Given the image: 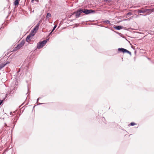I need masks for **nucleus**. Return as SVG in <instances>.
<instances>
[{
  "label": "nucleus",
  "instance_id": "16",
  "mask_svg": "<svg viewBox=\"0 0 154 154\" xmlns=\"http://www.w3.org/2000/svg\"><path fill=\"white\" fill-rule=\"evenodd\" d=\"M25 41H24L23 40H22L20 42V44H21V45L23 46L25 44Z\"/></svg>",
  "mask_w": 154,
  "mask_h": 154
},
{
  "label": "nucleus",
  "instance_id": "28",
  "mask_svg": "<svg viewBox=\"0 0 154 154\" xmlns=\"http://www.w3.org/2000/svg\"><path fill=\"white\" fill-rule=\"evenodd\" d=\"M104 1H106V2H110V1H112V0H104Z\"/></svg>",
  "mask_w": 154,
  "mask_h": 154
},
{
  "label": "nucleus",
  "instance_id": "21",
  "mask_svg": "<svg viewBox=\"0 0 154 154\" xmlns=\"http://www.w3.org/2000/svg\"><path fill=\"white\" fill-rule=\"evenodd\" d=\"M75 13V11L73 12V13H71V15H70L69 16H70V17H70L71 16L74 15L75 14V13Z\"/></svg>",
  "mask_w": 154,
  "mask_h": 154
},
{
  "label": "nucleus",
  "instance_id": "29",
  "mask_svg": "<svg viewBox=\"0 0 154 154\" xmlns=\"http://www.w3.org/2000/svg\"><path fill=\"white\" fill-rule=\"evenodd\" d=\"M53 32H52V31H51V32L49 33L48 36H50L52 34V33Z\"/></svg>",
  "mask_w": 154,
  "mask_h": 154
},
{
  "label": "nucleus",
  "instance_id": "19",
  "mask_svg": "<svg viewBox=\"0 0 154 154\" xmlns=\"http://www.w3.org/2000/svg\"><path fill=\"white\" fill-rule=\"evenodd\" d=\"M49 38H48L45 40H43L44 42L46 44L48 41H49Z\"/></svg>",
  "mask_w": 154,
  "mask_h": 154
},
{
  "label": "nucleus",
  "instance_id": "37",
  "mask_svg": "<svg viewBox=\"0 0 154 154\" xmlns=\"http://www.w3.org/2000/svg\"><path fill=\"white\" fill-rule=\"evenodd\" d=\"M23 105V104H22L21 106H20L19 107V108H20V106H21L22 105Z\"/></svg>",
  "mask_w": 154,
  "mask_h": 154
},
{
  "label": "nucleus",
  "instance_id": "17",
  "mask_svg": "<svg viewBox=\"0 0 154 154\" xmlns=\"http://www.w3.org/2000/svg\"><path fill=\"white\" fill-rule=\"evenodd\" d=\"M136 123H135L134 122H131L130 123V125L131 126H133L135 125H136Z\"/></svg>",
  "mask_w": 154,
  "mask_h": 154
},
{
  "label": "nucleus",
  "instance_id": "22",
  "mask_svg": "<svg viewBox=\"0 0 154 154\" xmlns=\"http://www.w3.org/2000/svg\"><path fill=\"white\" fill-rule=\"evenodd\" d=\"M116 33H117V34H118V35H119L120 36H122V34H121L119 32H116Z\"/></svg>",
  "mask_w": 154,
  "mask_h": 154
},
{
  "label": "nucleus",
  "instance_id": "8",
  "mask_svg": "<svg viewBox=\"0 0 154 154\" xmlns=\"http://www.w3.org/2000/svg\"><path fill=\"white\" fill-rule=\"evenodd\" d=\"M113 27L116 30H119L122 29V26H113Z\"/></svg>",
  "mask_w": 154,
  "mask_h": 154
},
{
  "label": "nucleus",
  "instance_id": "26",
  "mask_svg": "<svg viewBox=\"0 0 154 154\" xmlns=\"http://www.w3.org/2000/svg\"><path fill=\"white\" fill-rule=\"evenodd\" d=\"M45 104V103H39L37 104V105H40Z\"/></svg>",
  "mask_w": 154,
  "mask_h": 154
},
{
  "label": "nucleus",
  "instance_id": "3",
  "mask_svg": "<svg viewBox=\"0 0 154 154\" xmlns=\"http://www.w3.org/2000/svg\"><path fill=\"white\" fill-rule=\"evenodd\" d=\"M45 44V43L43 41H40L37 43V47L38 49H40L44 46Z\"/></svg>",
  "mask_w": 154,
  "mask_h": 154
},
{
  "label": "nucleus",
  "instance_id": "36",
  "mask_svg": "<svg viewBox=\"0 0 154 154\" xmlns=\"http://www.w3.org/2000/svg\"><path fill=\"white\" fill-rule=\"evenodd\" d=\"M15 124H14V126H13V128H14V126H15Z\"/></svg>",
  "mask_w": 154,
  "mask_h": 154
},
{
  "label": "nucleus",
  "instance_id": "12",
  "mask_svg": "<svg viewBox=\"0 0 154 154\" xmlns=\"http://www.w3.org/2000/svg\"><path fill=\"white\" fill-rule=\"evenodd\" d=\"M132 15V13L131 12H128L126 15V18L128 17L129 16H130Z\"/></svg>",
  "mask_w": 154,
  "mask_h": 154
},
{
  "label": "nucleus",
  "instance_id": "34",
  "mask_svg": "<svg viewBox=\"0 0 154 154\" xmlns=\"http://www.w3.org/2000/svg\"><path fill=\"white\" fill-rule=\"evenodd\" d=\"M36 106V105H35V106H33V109H34V108H35V106Z\"/></svg>",
  "mask_w": 154,
  "mask_h": 154
},
{
  "label": "nucleus",
  "instance_id": "11",
  "mask_svg": "<svg viewBox=\"0 0 154 154\" xmlns=\"http://www.w3.org/2000/svg\"><path fill=\"white\" fill-rule=\"evenodd\" d=\"M51 14L50 13H47L46 17V19L51 18Z\"/></svg>",
  "mask_w": 154,
  "mask_h": 154
},
{
  "label": "nucleus",
  "instance_id": "10",
  "mask_svg": "<svg viewBox=\"0 0 154 154\" xmlns=\"http://www.w3.org/2000/svg\"><path fill=\"white\" fill-rule=\"evenodd\" d=\"M103 22L104 23L108 24L109 25H111V24L110 23V21L109 20H105L103 21Z\"/></svg>",
  "mask_w": 154,
  "mask_h": 154
},
{
  "label": "nucleus",
  "instance_id": "6",
  "mask_svg": "<svg viewBox=\"0 0 154 154\" xmlns=\"http://www.w3.org/2000/svg\"><path fill=\"white\" fill-rule=\"evenodd\" d=\"M146 10H148L149 11H147L146 12V14H144V16H146L147 15L149 14L151 12H154V8H150V9H146Z\"/></svg>",
  "mask_w": 154,
  "mask_h": 154
},
{
  "label": "nucleus",
  "instance_id": "24",
  "mask_svg": "<svg viewBox=\"0 0 154 154\" xmlns=\"http://www.w3.org/2000/svg\"><path fill=\"white\" fill-rule=\"evenodd\" d=\"M122 29H125L126 30H127L128 29H126L125 27L122 26Z\"/></svg>",
  "mask_w": 154,
  "mask_h": 154
},
{
  "label": "nucleus",
  "instance_id": "39",
  "mask_svg": "<svg viewBox=\"0 0 154 154\" xmlns=\"http://www.w3.org/2000/svg\"><path fill=\"white\" fill-rule=\"evenodd\" d=\"M114 32H116L115 31H114Z\"/></svg>",
  "mask_w": 154,
  "mask_h": 154
},
{
  "label": "nucleus",
  "instance_id": "1",
  "mask_svg": "<svg viewBox=\"0 0 154 154\" xmlns=\"http://www.w3.org/2000/svg\"><path fill=\"white\" fill-rule=\"evenodd\" d=\"M95 10L92 9H88L82 8H80L78 9L76 11H75V17L76 18H78L81 16H82L84 15H81L82 13H84L86 15H88L91 14H94L95 13Z\"/></svg>",
  "mask_w": 154,
  "mask_h": 154
},
{
  "label": "nucleus",
  "instance_id": "7",
  "mask_svg": "<svg viewBox=\"0 0 154 154\" xmlns=\"http://www.w3.org/2000/svg\"><path fill=\"white\" fill-rule=\"evenodd\" d=\"M149 11L148 10H146V9H143V10H136V11L139 13H146V12L147 11Z\"/></svg>",
  "mask_w": 154,
  "mask_h": 154
},
{
  "label": "nucleus",
  "instance_id": "25",
  "mask_svg": "<svg viewBox=\"0 0 154 154\" xmlns=\"http://www.w3.org/2000/svg\"><path fill=\"white\" fill-rule=\"evenodd\" d=\"M3 100H0V106L1 105L2 103Z\"/></svg>",
  "mask_w": 154,
  "mask_h": 154
},
{
  "label": "nucleus",
  "instance_id": "2",
  "mask_svg": "<svg viewBox=\"0 0 154 154\" xmlns=\"http://www.w3.org/2000/svg\"><path fill=\"white\" fill-rule=\"evenodd\" d=\"M118 53H126L129 54L130 56L131 55V52L128 50L125 49L123 48H119L118 49Z\"/></svg>",
  "mask_w": 154,
  "mask_h": 154
},
{
  "label": "nucleus",
  "instance_id": "4",
  "mask_svg": "<svg viewBox=\"0 0 154 154\" xmlns=\"http://www.w3.org/2000/svg\"><path fill=\"white\" fill-rule=\"evenodd\" d=\"M40 23H38L35 26L33 29L31 31V32L32 33V34H35L37 30L39 27Z\"/></svg>",
  "mask_w": 154,
  "mask_h": 154
},
{
  "label": "nucleus",
  "instance_id": "18",
  "mask_svg": "<svg viewBox=\"0 0 154 154\" xmlns=\"http://www.w3.org/2000/svg\"><path fill=\"white\" fill-rule=\"evenodd\" d=\"M57 26V25H55L54 26V27L53 28V29H52V30H51L52 32H53L54 31V30L56 28Z\"/></svg>",
  "mask_w": 154,
  "mask_h": 154
},
{
  "label": "nucleus",
  "instance_id": "15",
  "mask_svg": "<svg viewBox=\"0 0 154 154\" xmlns=\"http://www.w3.org/2000/svg\"><path fill=\"white\" fill-rule=\"evenodd\" d=\"M5 66L4 64L2 63L0 64V70Z\"/></svg>",
  "mask_w": 154,
  "mask_h": 154
},
{
  "label": "nucleus",
  "instance_id": "20",
  "mask_svg": "<svg viewBox=\"0 0 154 154\" xmlns=\"http://www.w3.org/2000/svg\"><path fill=\"white\" fill-rule=\"evenodd\" d=\"M18 49H17V48H16V47L15 48H14V49L12 50V51H17Z\"/></svg>",
  "mask_w": 154,
  "mask_h": 154
},
{
  "label": "nucleus",
  "instance_id": "32",
  "mask_svg": "<svg viewBox=\"0 0 154 154\" xmlns=\"http://www.w3.org/2000/svg\"><path fill=\"white\" fill-rule=\"evenodd\" d=\"M121 37H122V38H125V37H124V36H123V35H122V36H121Z\"/></svg>",
  "mask_w": 154,
  "mask_h": 154
},
{
  "label": "nucleus",
  "instance_id": "13",
  "mask_svg": "<svg viewBox=\"0 0 154 154\" xmlns=\"http://www.w3.org/2000/svg\"><path fill=\"white\" fill-rule=\"evenodd\" d=\"M22 46H23L20 43L18 44L17 46H16V48H17V49H20Z\"/></svg>",
  "mask_w": 154,
  "mask_h": 154
},
{
  "label": "nucleus",
  "instance_id": "35",
  "mask_svg": "<svg viewBox=\"0 0 154 154\" xmlns=\"http://www.w3.org/2000/svg\"><path fill=\"white\" fill-rule=\"evenodd\" d=\"M140 16H143V15L142 14H140Z\"/></svg>",
  "mask_w": 154,
  "mask_h": 154
},
{
  "label": "nucleus",
  "instance_id": "14",
  "mask_svg": "<svg viewBox=\"0 0 154 154\" xmlns=\"http://www.w3.org/2000/svg\"><path fill=\"white\" fill-rule=\"evenodd\" d=\"M133 17H131L128 18L124 19H123V21H129L131 19H132Z\"/></svg>",
  "mask_w": 154,
  "mask_h": 154
},
{
  "label": "nucleus",
  "instance_id": "27",
  "mask_svg": "<svg viewBox=\"0 0 154 154\" xmlns=\"http://www.w3.org/2000/svg\"><path fill=\"white\" fill-rule=\"evenodd\" d=\"M41 99V97H39L37 99V103H38V100L40 99Z\"/></svg>",
  "mask_w": 154,
  "mask_h": 154
},
{
  "label": "nucleus",
  "instance_id": "9",
  "mask_svg": "<svg viewBox=\"0 0 154 154\" xmlns=\"http://www.w3.org/2000/svg\"><path fill=\"white\" fill-rule=\"evenodd\" d=\"M14 4L15 6H17L19 5L20 0H14Z\"/></svg>",
  "mask_w": 154,
  "mask_h": 154
},
{
  "label": "nucleus",
  "instance_id": "30",
  "mask_svg": "<svg viewBox=\"0 0 154 154\" xmlns=\"http://www.w3.org/2000/svg\"><path fill=\"white\" fill-rule=\"evenodd\" d=\"M5 126H6V127H8V126H7V125L6 124V123H5Z\"/></svg>",
  "mask_w": 154,
  "mask_h": 154
},
{
  "label": "nucleus",
  "instance_id": "38",
  "mask_svg": "<svg viewBox=\"0 0 154 154\" xmlns=\"http://www.w3.org/2000/svg\"><path fill=\"white\" fill-rule=\"evenodd\" d=\"M148 60H150V58H148Z\"/></svg>",
  "mask_w": 154,
  "mask_h": 154
},
{
  "label": "nucleus",
  "instance_id": "33",
  "mask_svg": "<svg viewBox=\"0 0 154 154\" xmlns=\"http://www.w3.org/2000/svg\"><path fill=\"white\" fill-rule=\"evenodd\" d=\"M103 27H104L106 28H109L107 26H103Z\"/></svg>",
  "mask_w": 154,
  "mask_h": 154
},
{
  "label": "nucleus",
  "instance_id": "31",
  "mask_svg": "<svg viewBox=\"0 0 154 154\" xmlns=\"http://www.w3.org/2000/svg\"><path fill=\"white\" fill-rule=\"evenodd\" d=\"M31 0V2L32 3H33V2L35 0Z\"/></svg>",
  "mask_w": 154,
  "mask_h": 154
},
{
  "label": "nucleus",
  "instance_id": "5",
  "mask_svg": "<svg viewBox=\"0 0 154 154\" xmlns=\"http://www.w3.org/2000/svg\"><path fill=\"white\" fill-rule=\"evenodd\" d=\"M35 35V34H32V33L30 32L29 34L26 37V42L29 43V42L30 40V39L32 38V37L34 36Z\"/></svg>",
  "mask_w": 154,
  "mask_h": 154
},
{
  "label": "nucleus",
  "instance_id": "23",
  "mask_svg": "<svg viewBox=\"0 0 154 154\" xmlns=\"http://www.w3.org/2000/svg\"><path fill=\"white\" fill-rule=\"evenodd\" d=\"M9 63H10V62L8 61H6V63L4 64H5V66H6L7 64Z\"/></svg>",
  "mask_w": 154,
  "mask_h": 154
}]
</instances>
